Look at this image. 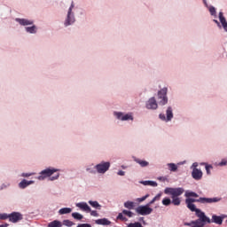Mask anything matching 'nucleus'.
Segmentation results:
<instances>
[{"instance_id":"obj_1","label":"nucleus","mask_w":227,"mask_h":227,"mask_svg":"<svg viewBox=\"0 0 227 227\" xmlns=\"http://www.w3.org/2000/svg\"><path fill=\"white\" fill-rule=\"evenodd\" d=\"M165 194H169L172 199V204L175 205V207H180V203H182V200L179 198V196H182L184 192H185V190L182 187L178 188H166L164 190Z\"/></svg>"},{"instance_id":"obj_2","label":"nucleus","mask_w":227,"mask_h":227,"mask_svg":"<svg viewBox=\"0 0 227 227\" xmlns=\"http://www.w3.org/2000/svg\"><path fill=\"white\" fill-rule=\"evenodd\" d=\"M221 201V199L217 198V197H215V198H203V197H200L199 199H192V198H188L185 200V203H192V204H194V203H217Z\"/></svg>"},{"instance_id":"obj_3","label":"nucleus","mask_w":227,"mask_h":227,"mask_svg":"<svg viewBox=\"0 0 227 227\" xmlns=\"http://www.w3.org/2000/svg\"><path fill=\"white\" fill-rule=\"evenodd\" d=\"M223 220H224V215L219 216L217 215H213L212 219L208 218L207 215H204V217L202 218V221H205L206 224H212V223H215V224L221 225L223 224Z\"/></svg>"},{"instance_id":"obj_4","label":"nucleus","mask_w":227,"mask_h":227,"mask_svg":"<svg viewBox=\"0 0 227 227\" xmlns=\"http://www.w3.org/2000/svg\"><path fill=\"white\" fill-rule=\"evenodd\" d=\"M158 100L160 106L168 104V88H163L158 92Z\"/></svg>"},{"instance_id":"obj_5","label":"nucleus","mask_w":227,"mask_h":227,"mask_svg":"<svg viewBox=\"0 0 227 227\" xmlns=\"http://www.w3.org/2000/svg\"><path fill=\"white\" fill-rule=\"evenodd\" d=\"M135 210L138 215H150L153 212V208L150 207V205L138 206Z\"/></svg>"},{"instance_id":"obj_6","label":"nucleus","mask_w":227,"mask_h":227,"mask_svg":"<svg viewBox=\"0 0 227 227\" xmlns=\"http://www.w3.org/2000/svg\"><path fill=\"white\" fill-rule=\"evenodd\" d=\"M187 208L191 210V212H195L196 217H200L203 219L205 217V212L201 211V209L197 208L196 205L191 203V202H185Z\"/></svg>"},{"instance_id":"obj_7","label":"nucleus","mask_w":227,"mask_h":227,"mask_svg":"<svg viewBox=\"0 0 227 227\" xmlns=\"http://www.w3.org/2000/svg\"><path fill=\"white\" fill-rule=\"evenodd\" d=\"M109 168H111V163L108 161L101 162L95 166V169H97L98 173L101 174H104L106 173V171H108Z\"/></svg>"},{"instance_id":"obj_8","label":"nucleus","mask_w":227,"mask_h":227,"mask_svg":"<svg viewBox=\"0 0 227 227\" xmlns=\"http://www.w3.org/2000/svg\"><path fill=\"white\" fill-rule=\"evenodd\" d=\"M56 171L58 170L55 168H46L41 171L40 176H38V180H45V178H47L48 176H52V175H54Z\"/></svg>"},{"instance_id":"obj_9","label":"nucleus","mask_w":227,"mask_h":227,"mask_svg":"<svg viewBox=\"0 0 227 227\" xmlns=\"http://www.w3.org/2000/svg\"><path fill=\"white\" fill-rule=\"evenodd\" d=\"M22 219H24V215H22V214L19 212H12L9 214L10 223H20V221H22Z\"/></svg>"},{"instance_id":"obj_10","label":"nucleus","mask_w":227,"mask_h":227,"mask_svg":"<svg viewBox=\"0 0 227 227\" xmlns=\"http://www.w3.org/2000/svg\"><path fill=\"white\" fill-rule=\"evenodd\" d=\"M124 215H127V217H133L134 214L130 210L123 209L121 213H119L117 219H119V221H124L126 223V221H129V219H127V217H125Z\"/></svg>"},{"instance_id":"obj_11","label":"nucleus","mask_w":227,"mask_h":227,"mask_svg":"<svg viewBox=\"0 0 227 227\" xmlns=\"http://www.w3.org/2000/svg\"><path fill=\"white\" fill-rule=\"evenodd\" d=\"M72 10H74V2H72L71 6L68 9L67 19L65 22V26H70L75 22L74 16H72Z\"/></svg>"},{"instance_id":"obj_12","label":"nucleus","mask_w":227,"mask_h":227,"mask_svg":"<svg viewBox=\"0 0 227 227\" xmlns=\"http://www.w3.org/2000/svg\"><path fill=\"white\" fill-rule=\"evenodd\" d=\"M160 119L163 120V121H171V120L173 119V108L168 106V109H167V118H166V115L164 114H160Z\"/></svg>"},{"instance_id":"obj_13","label":"nucleus","mask_w":227,"mask_h":227,"mask_svg":"<svg viewBox=\"0 0 227 227\" xmlns=\"http://www.w3.org/2000/svg\"><path fill=\"white\" fill-rule=\"evenodd\" d=\"M192 176L193 180H201L203 178V172L199 168H192Z\"/></svg>"},{"instance_id":"obj_14","label":"nucleus","mask_w":227,"mask_h":227,"mask_svg":"<svg viewBox=\"0 0 227 227\" xmlns=\"http://www.w3.org/2000/svg\"><path fill=\"white\" fill-rule=\"evenodd\" d=\"M159 106L157 105V100L154 98H151L146 103L147 109H157Z\"/></svg>"},{"instance_id":"obj_15","label":"nucleus","mask_w":227,"mask_h":227,"mask_svg":"<svg viewBox=\"0 0 227 227\" xmlns=\"http://www.w3.org/2000/svg\"><path fill=\"white\" fill-rule=\"evenodd\" d=\"M115 114L118 120H121L122 121H126L127 120H134V117H132V114H127L123 115V114L121 113H116Z\"/></svg>"},{"instance_id":"obj_16","label":"nucleus","mask_w":227,"mask_h":227,"mask_svg":"<svg viewBox=\"0 0 227 227\" xmlns=\"http://www.w3.org/2000/svg\"><path fill=\"white\" fill-rule=\"evenodd\" d=\"M76 207H78V208H81L82 210H84V212H91V207H90V206H88L86 202L77 203Z\"/></svg>"},{"instance_id":"obj_17","label":"nucleus","mask_w":227,"mask_h":227,"mask_svg":"<svg viewBox=\"0 0 227 227\" xmlns=\"http://www.w3.org/2000/svg\"><path fill=\"white\" fill-rule=\"evenodd\" d=\"M35 184V181H27L26 179H23L20 184L19 187L20 189H26V187Z\"/></svg>"},{"instance_id":"obj_18","label":"nucleus","mask_w":227,"mask_h":227,"mask_svg":"<svg viewBox=\"0 0 227 227\" xmlns=\"http://www.w3.org/2000/svg\"><path fill=\"white\" fill-rule=\"evenodd\" d=\"M96 224H100L101 226H109V224H111V221H109L107 218H101L96 220Z\"/></svg>"},{"instance_id":"obj_19","label":"nucleus","mask_w":227,"mask_h":227,"mask_svg":"<svg viewBox=\"0 0 227 227\" xmlns=\"http://www.w3.org/2000/svg\"><path fill=\"white\" fill-rule=\"evenodd\" d=\"M17 22L20 24V26H31L33 25V20H26V19H16Z\"/></svg>"},{"instance_id":"obj_20","label":"nucleus","mask_w":227,"mask_h":227,"mask_svg":"<svg viewBox=\"0 0 227 227\" xmlns=\"http://www.w3.org/2000/svg\"><path fill=\"white\" fill-rule=\"evenodd\" d=\"M219 20H220V22H221L224 31L227 32V21H226V18H224V15L223 14V12H219Z\"/></svg>"},{"instance_id":"obj_21","label":"nucleus","mask_w":227,"mask_h":227,"mask_svg":"<svg viewBox=\"0 0 227 227\" xmlns=\"http://www.w3.org/2000/svg\"><path fill=\"white\" fill-rule=\"evenodd\" d=\"M48 227H63V223L59 220H54L48 223Z\"/></svg>"},{"instance_id":"obj_22","label":"nucleus","mask_w":227,"mask_h":227,"mask_svg":"<svg viewBox=\"0 0 227 227\" xmlns=\"http://www.w3.org/2000/svg\"><path fill=\"white\" fill-rule=\"evenodd\" d=\"M185 198L189 199V198H199L200 195H198V193L194 192H185L184 194Z\"/></svg>"},{"instance_id":"obj_23","label":"nucleus","mask_w":227,"mask_h":227,"mask_svg":"<svg viewBox=\"0 0 227 227\" xmlns=\"http://www.w3.org/2000/svg\"><path fill=\"white\" fill-rule=\"evenodd\" d=\"M71 212H72V208L70 207H64L59 210V214L60 215H65V214H70Z\"/></svg>"},{"instance_id":"obj_24","label":"nucleus","mask_w":227,"mask_h":227,"mask_svg":"<svg viewBox=\"0 0 227 227\" xmlns=\"http://www.w3.org/2000/svg\"><path fill=\"white\" fill-rule=\"evenodd\" d=\"M124 207L125 208H128V210H134L135 203L132 201H126Z\"/></svg>"},{"instance_id":"obj_25","label":"nucleus","mask_w":227,"mask_h":227,"mask_svg":"<svg viewBox=\"0 0 227 227\" xmlns=\"http://www.w3.org/2000/svg\"><path fill=\"white\" fill-rule=\"evenodd\" d=\"M143 185H150L151 187H157V182L155 181H142Z\"/></svg>"},{"instance_id":"obj_26","label":"nucleus","mask_w":227,"mask_h":227,"mask_svg":"<svg viewBox=\"0 0 227 227\" xmlns=\"http://www.w3.org/2000/svg\"><path fill=\"white\" fill-rule=\"evenodd\" d=\"M135 161H136L137 164H139V165L141 166V168H146V166L149 165L148 161H146V160H140V159H137V160H135Z\"/></svg>"},{"instance_id":"obj_27","label":"nucleus","mask_w":227,"mask_h":227,"mask_svg":"<svg viewBox=\"0 0 227 227\" xmlns=\"http://www.w3.org/2000/svg\"><path fill=\"white\" fill-rule=\"evenodd\" d=\"M72 217H74V219H76V221H82V219H84V216L77 212L72 213Z\"/></svg>"},{"instance_id":"obj_28","label":"nucleus","mask_w":227,"mask_h":227,"mask_svg":"<svg viewBox=\"0 0 227 227\" xmlns=\"http://www.w3.org/2000/svg\"><path fill=\"white\" fill-rule=\"evenodd\" d=\"M26 31L27 33L35 34L36 33V26L27 27Z\"/></svg>"},{"instance_id":"obj_29","label":"nucleus","mask_w":227,"mask_h":227,"mask_svg":"<svg viewBox=\"0 0 227 227\" xmlns=\"http://www.w3.org/2000/svg\"><path fill=\"white\" fill-rule=\"evenodd\" d=\"M172 201L171 199L169 198H164L162 200V205H164L165 207H169V205H171Z\"/></svg>"},{"instance_id":"obj_30","label":"nucleus","mask_w":227,"mask_h":227,"mask_svg":"<svg viewBox=\"0 0 227 227\" xmlns=\"http://www.w3.org/2000/svg\"><path fill=\"white\" fill-rule=\"evenodd\" d=\"M89 204L91 205L93 207V208H98V210H100V204H98V201H93V200H90Z\"/></svg>"},{"instance_id":"obj_31","label":"nucleus","mask_w":227,"mask_h":227,"mask_svg":"<svg viewBox=\"0 0 227 227\" xmlns=\"http://www.w3.org/2000/svg\"><path fill=\"white\" fill-rule=\"evenodd\" d=\"M168 167L170 171H174L175 172V171H176V169H178V167L175 163H168Z\"/></svg>"},{"instance_id":"obj_32","label":"nucleus","mask_w":227,"mask_h":227,"mask_svg":"<svg viewBox=\"0 0 227 227\" xmlns=\"http://www.w3.org/2000/svg\"><path fill=\"white\" fill-rule=\"evenodd\" d=\"M63 224H64V226L72 227L75 223H74V222H72L70 220H64Z\"/></svg>"},{"instance_id":"obj_33","label":"nucleus","mask_w":227,"mask_h":227,"mask_svg":"<svg viewBox=\"0 0 227 227\" xmlns=\"http://www.w3.org/2000/svg\"><path fill=\"white\" fill-rule=\"evenodd\" d=\"M6 219H10V214H6V213H4V214H0V220L1 221H6Z\"/></svg>"},{"instance_id":"obj_34","label":"nucleus","mask_w":227,"mask_h":227,"mask_svg":"<svg viewBox=\"0 0 227 227\" xmlns=\"http://www.w3.org/2000/svg\"><path fill=\"white\" fill-rule=\"evenodd\" d=\"M204 164H205V166H206L207 174V175H210V169H213L212 165H208V164H207V163H204Z\"/></svg>"},{"instance_id":"obj_35","label":"nucleus","mask_w":227,"mask_h":227,"mask_svg":"<svg viewBox=\"0 0 227 227\" xmlns=\"http://www.w3.org/2000/svg\"><path fill=\"white\" fill-rule=\"evenodd\" d=\"M90 215H92L93 217H98V213L95 210L91 211L90 209Z\"/></svg>"},{"instance_id":"obj_36","label":"nucleus","mask_w":227,"mask_h":227,"mask_svg":"<svg viewBox=\"0 0 227 227\" xmlns=\"http://www.w3.org/2000/svg\"><path fill=\"white\" fill-rule=\"evenodd\" d=\"M162 196V193H158L154 198L153 200H156V201H159L160 200Z\"/></svg>"},{"instance_id":"obj_37","label":"nucleus","mask_w":227,"mask_h":227,"mask_svg":"<svg viewBox=\"0 0 227 227\" xmlns=\"http://www.w3.org/2000/svg\"><path fill=\"white\" fill-rule=\"evenodd\" d=\"M77 227H91L90 223H79Z\"/></svg>"},{"instance_id":"obj_38","label":"nucleus","mask_w":227,"mask_h":227,"mask_svg":"<svg viewBox=\"0 0 227 227\" xmlns=\"http://www.w3.org/2000/svg\"><path fill=\"white\" fill-rule=\"evenodd\" d=\"M209 12L211 15H215V7H210L209 8Z\"/></svg>"},{"instance_id":"obj_39","label":"nucleus","mask_w":227,"mask_h":227,"mask_svg":"<svg viewBox=\"0 0 227 227\" xmlns=\"http://www.w3.org/2000/svg\"><path fill=\"white\" fill-rule=\"evenodd\" d=\"M148 196H150V195H145V196H144V197H142V198H139V199H137L138 200V201L141 203V202H143V201H145V200H146V198H148Z\"/></svg>"},{"instance_id":"obj_40","label":"nucleus","mask_w":227,"mask_h":227,"mask_svg":"<svg viewBox=\"0 0 227 227\" xmlns=\"http://www.w3.org/2000/svg\"><path fill=\"white\" fill-rule=\"evenodd\" d=\"M58 178H59V174H57L55 176L50 177V180H58Z\"/></svg>"},{"instance_id":"obj_41","label":"nucleus","mask_w":227,"mask_h":227,"mask_svg":"<svg viewBox=\"0 0 227 227\" xmlns=\"http://www.w3.org/2000/svg\"><path fill=\"white\" fill-rule=\"evenodd\" d=\"M226 164H227V160H223L219 163V166H226Z\"/></svg>"},{"instance_id":"obj_42","label":"nucleus","mask_w":227,"mask_h":227,"mask_svg":"<svg viewBox=\"0 0 227 227\" xmlns=\"http://www.w3.org/2000/svg\"><path fill=\"white\" fill-rule=\"evenodd\" d=\"M31 175H33V174L23 173V174L21 175V176H24L25 178H27L28 176H31Z\"/></svg>"},{"instance_id":"obj_43","label":"nucleus","mask_w":227,"mask_h":227,"mask_svg":"<svg viewBox=\"0 0 227 227\" xmlns=\"http://www.w3.org/2000/svg\"><path fill=\"white\" fill-rule=\"evenodd\" d=\"M118 175H119L120 176H125V171L121 170V171L118 172Z\"/></svg>"},{"instance_id":"obj_44","label":"nucleus","mask_w":227,"mask_h":227,"mask_svg":"<svg viewBox=\"0 0 227 227\" xmlns=\"http://www.w3.org/2000/svg\"><path fill=\"white\" fill-rule=\"evenodd\" d=\"M192 169H198L197 168H198V162H195V163H193L192 164Z\"/></svg>"},{"instance_id":"obj_45","label":"nucleus","mask_w":227,"mask_h":227,"mask_svg":"<svg viewBox=\"0 0 227 227\" xmlns=\"http://www.w3.org/2000/svg\"><path fill=\"white\" fill-rule=\"evenodd\" d=\"M155 201H156L155 199H153L147 205H149L150 207V205H153Z\"/></svg>"},{"instance_id":"obj_46","label":"nucleus","mask_w":227,"mask_h":227,"mask_svg":"<svg viewBox=\"0 0 227 227\" xmlns=\"http://www.w3.org/2000/svg\"><path fill=\"white\" fill-rule=\"evenodd\" d=\"M8 226H10V224H8V223H4V224L0 225V227H8Z\"/></svg>"},{"instance_id":"obj_47","label":"nucleus","mask_w":227,"mask_h":227,"mask_svg":"<svg viewBox=\"0 0 227 227\" xmlns=\"http://www.w3.org/2000/svg\"><path fill=\"white\" fill-rule=\"evenodd\" d=\"M214 22H215V24H217V26H221V24L219 23V21H218L217 20H214Z\"/></svg>"},{"instance_id":"obj_48","label":"nucleus","mask_w":227,"mask_h":227,"mask_svg":"<svg viewBox=\"0 0 227 227\" xmlns=\"http://www.w3.org/2000/svg\"><path fill=\"white\" fill-rule=\"evenodd\" d=\"M139 221H142V222L145 223V217H140V218H139Z\"/></svg>"},{"instance_id":"obj_49","label":"nucleus","mask_w":227,"mask_h":227,"mask_svg":"<svg viewBox=\"0 0 227 227\" xmlns=\"http://www.w3.org/2000/svg\"><path fill=\"white\" fill-rule=\"evenodd\" d=\"M159 180H162L164 182V180H166L165 177H160Z\"/></svg>"},{"instance_id":"obj_50","label":"nucleus","mask_w":227,"mask_h":227,"mask_svg":"<svg viewBox=\"0 0 227 227\" xmlns=\"http://www.w3.org/2000/svg\"><path fill=\"white\" fill-rule=\"evenodd\" d=\"M204 4H207V0H203Z\"/></svg>"},{"instance_id":"obj_51","label":"nucleus","mask_w":227,"mask_h":227,"mask_svg":"<svg viewBox=\"0 0 227 227\" xmlns=\"http://www.w3.org/2000/svg\"><path fill=\"white\" fill-rule=\"evenodd\" d=\"M226 223H227V220H226Z\"/></svg>"}]
</instances>
